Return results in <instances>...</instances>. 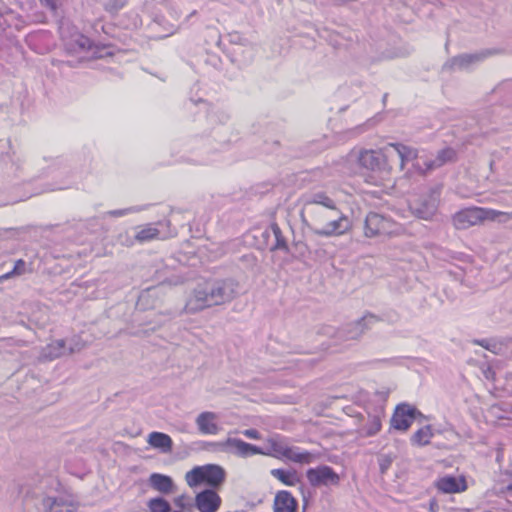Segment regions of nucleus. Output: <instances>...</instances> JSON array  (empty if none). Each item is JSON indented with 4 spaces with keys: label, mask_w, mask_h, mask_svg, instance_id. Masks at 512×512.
<instances>
[{
    "label": "nucleus",
    "mask_w": 512,
    "mask_h": 512,
    "mask_svg": "<svg viewBox=\"0 0 512 512\" xmlns=\"http://www.w3.org/2000/svg\"><path fill=\"white\" fill-rule=\"evenodd\" d=\"M387 96H388L387 94L384 95L383 101L387 100Z\"/></svg>",
    "instance_id": "nucleus-49"
},
{
    "label": "nucleus",
    "mask_w": 512,
    "mask_h": 512,
    "mask_svg": "<svg viewBox=\"0 0 512 512\" xmlns=\"http://www.w3.org/2000/svg\"><path fill=\"white\" fill-rule=\"evenodd\" d=\"M384 415L385 412L382 406L378 407L373 414H368V422L363 427V431L366 436H374L381 430V421Z\"/></svg>",
    "instance_id": "nucleus-24"
},
{
    "label": "nucleus",
    "mask_w": 512,
    "mask_h": 512,
    "mask_svg": "<svg viewBox=\"0 0 512 512\" xmlns=\"http://www.w3.org/2000/svg\"><path fill=\"white\" fill-rule=\"evenodd\" d=\"M395 149L401 159V168L404 167L406 162L412 161L417 158L418 151L412 147L406 146L401 143L390 144Z\"/></svg>",
    "instance_id": "nucleus-27"
},
{
    "label": "nucleus",
    "mask_w": 512,
    "mask_h": 512,
    "mask_svg": "<svg viewBox=\"0 0 512 512\" xmlns=\"http://www.w3.org/2000/svg\"><path fill=\"white\" fill-rule=\"evenodd\" d=\"M269 232H272V234L275 238V241L271 245L270 250L271 251L281 250L285 253H290V247L288 246L287 240L284 237L278 224L272 223L269 227V230H266L263 233V236H267L269 234Z\"/></svg>",
    "instance_id": "nucleus-25"
},
{
    "label": "nucleus",
    "mask_w": 512,
    "mask_h": 512,
    "mask_svg": "<svg viewBox=\"0 0 512 512\" xmlns=\"http://www.w3.org/2000/svg\"><path fill=\"white\" fill-rule=\"evenodd\" d=\"M193 163H195V164H207L208 161L206 159H204V158H198V159H194Z\"/></svg>",
    "instance_id": "nucleus-46"
},
{
    "label": "nucleus",
    "mask_w": 512,
    "mask_h": 512,
    "mask_svg": "<svg viewBox=\"0 0 512 512\" xmlns=\"http://www.w3.org/2000/svg\"><path fill=\"white\" fill-rule=\"evenodd\" d=\"M67 343V354L80 352L86 347L85 341L80 336L71 337Z\"/></svg>",
    "instance_id": "nucleus-34"
},
{
    "label": "nucleus",
    "mask_w": 512,
    "mask_h": 512,
    "mask_svg": "<svg viewBox=\"0 0 512 512\" xmlns=\"http://www.w3.org/2000/svg\"><path fill=\"white\" fill-rule=\"evenodd\" d=\"M397 230V224L381 214L370 212L365 218L364 233L367 237L392 235Z\"/></svg>",
    "instance_id": "nucleus-9"
},
{
    "label": "nucleus",
    "mask_w": 512,
    "mask_h": 512,
    "mask_svg": "<svg viewBox=\"0 0 512 512\" xmlns=\"http://www.w3.org/2000/svg\"><path fill=\"white\" fill-rule=\"evenodd\" d=\"M418 417L424 416L416 407L408 403H401L396 406L390 425L396 430L407 431Z\"/></svg>",
    "instance_id": "nucleus-10"
},
{
    "label": "nucleus",
    "mask_w": 512,
    "mask_h": 512,
    "mask_svg": "<svg viewBox=\"0 0 512 512\" xmlns=\"http://www.w3.org/2000/svg\"><path fill=\"white\" fill-rule=\"evenodd\" d=\"M501 48H487L475 53H463L452 57L445 67L450 69L469 70L472 66L477 65L489 57L502 54Z\"/></svg>",
    "instance_id": "nucleus-7"
},
{
    "label": "nucleus",
    "mask_w": 512,
    "mask_h": 512,
    "mask_svg": "<svg viewBox=\"0 0 512 512\" xmlns=\"http://www.w3.org/2000/svg\"><path fill=\"white\" fill-rule=\"evenodd\" d=\"M297 508L298 501L289 491L282 490L276 494L273 505L274 512H296Z\"/></svg>",
    "instance_id": "nucleus-19"
},
{
    "label": "nucleus",
    "mask_w": 512,
    "mask_h": 512,
    "mask_svg": "<svg viewBox=\"0 0 512 512\" xmlns=\"http://www.w3.org/2000/svg\"><path fill=\"white\" fill-rule=\"evenodd\" d=\"M147 507L150 512H170L171 505L163 497H155L147 502Z\"/></svg>",
    "instance_id": "nucleus-33"
},
{
    "label": "nucleus",
    "mask_w": 512,
    "mask_h": 512,
    "mask_svg": "<svg viewBox=\"0 0 512 512\" xmlns=\"http://www.w3.org/2000/svg\"><path fill=\"white\" fill-rule=\"evenodd\" d=\"M287 460L300 464H310L314 461L315 456L308 451H300L299 447H290Z\"/></svg>",
    "instance_id": "nucleus-28"
},
{
    "label": "nucleus",
    "mask_w": 512,
    "mask_h": 512,
    "mask_svg": "<svg viewBox=\"0 0 512 512\" xmlns=\"http://www.w3.org/2000/svg\"><path fill=\"white\" fill-rule=\"evenodd\" d=\"M25 268H26L25 261L22 260V259L17 260L15 265H14L13 270L11 272H8V273L0 276V281H2L4 279H8L13 274L21 275L25 271Z\"/></svg>",
    "instance_id": "nucleus-36"
},
{
    "label": "nucleus",
    "mask_w": 512,
    "mask_h": 512,
    "mask_svg": "<svg viewBox=\"0 0 512 512\" xmlns=\"http://www.w3.org/2000/svg\"><path fill=\"white\" fill-rule=\"evenodd\" d=\"M271 475L287 486H295L299 482V477L295 470L272 469Z\"/></svg>",
    "instance_id": "nucleus-26"
},
{
    "label": "nucleus",
    "mask_w": 512,
    "mask_h": 512,
    "mask_svg": "<svg viewBox=\"0 0 512 512\" xmlns=\"http://www.w3.org/2000/svg\"><path fill=\"white\" fill-rule=\"evenodd\" d=\"M330 214L336 216L335 219L328 221L323 227H317L318 224L309 223L303 213H301L302 223L314 234L322 237L340 236L348 232L352 227V222L348 216L342 213L338 208Z\"/></svg>",
    "instance_id": "nucleus-5"
},
{
    "label": "nucleus",
    "mask_w": 512,
    "mask_h": 512,
    "mask_svg": "<svg viewBox=\"0 0 512 512\" xmlns=\"http://www.w3.org/2000/svg\"><path fill=\"white\" fill-rule=\"evenodd\" d=\"M318 206L328 210V212L337 211L336 201L328 195L325 191H313L303 196V210L307 211L314 224H321L324 222L326 215L322 213Z\"/></svg>",
    "instance_id": "nucleus-4"
},
{
    "label": "nucleus",
    "mask_w": 512,
    "mask_h": 512,
    "mask_svg": "<svg viewBox=\"0 0 512 512\" xmlns=\"http://www.w3.org/2000/svg\"><path fill=\"white\" fill-rule=\"evenodd\" d=\"M185 480L189 487H197L206 484L210 489H217L223 485L226 480V471L217 464H206L195 466L185 475Z\"/></svg>",
    "instance_id": "nucleus-3"
},
{
    "label": "nucleus",
    "mask_w": 512,
    "mask_h": 512,
    "mask_svg": "<svg viewBox=\"0 0 512 512\" xmlns=\"http://www.w3.org/2000/svg\"><path fill=\"white\" fill-rule=\"evenodd\" d=\"M243 434L250 439L260 438V432L254 428L244 430Z\"/></svg>",
    "instance_id": "nucleus-42"
},
{
    "label": "nucleus",
    "mask_w": 512,
    "mask_h": 512,
    "mask_svg": "<svg viewBox=\"0 0 512 512\" xmlns=\"http://www.w3.org/2000/svg\"><path fill=\"white\" fill-rule=\"evenodd\" d=\"M398 319L399 316L395 311L385 313L381 316L368 312L365 315H363L360 319L347 323L338 329H335L330 326L324 327L322 329V333L324 335L334 338L336 342L358 340L366 331L370 330L376 323L380 321H389L391 323H394Z\"/></svg>",
    "instance_id": "nucleus-2"
},
{
    "label": "nucleus",
    "mask_w": 512,
    "mask_h": 512,
    "mask_svg": "<svg viewBox=\"0 0 512 512\" xmlns=\"http://www.w3.org/2000/svg\"><path fill=\"white\" fill-rule=\"evenodd\" d=\"M308 251V247L306 244L302 242H296L293 244L292 248H290V255L293 257H304Z\"/></svg>",
    "instance_id": "nucleus-37"
},
{
    "label": "nucleus",
    "mask_w": 512,
    "mask_h": 512,
    "mask_svg": "<svg viewBox=\"0 0 512 512\" xmlns=\"http://www.w3.org/2000/svg\"><path fill=\"white\" fill-rule=\"evenodd\" d=\"M306 477L313 487L337 486L340 483L339 475L328 465L309 468L306 471Z\"/></svg>",
    "instance_id": "nucleus-11"
},
{
    "label": "nucleus",
    "mask_w": 512,
    "mask_h": 512,
    "mask_svg": "<svg viewBox=\"0 0 512 512\" xmlns=\"http://www.w3.org/2000/svg\"><path fill=\"white\" fill-rule=\"evenodd\" d=\"M159 290L160 287H153L143 291L138 298L137 307L143 310L153 308L154 304H151L150 300L158 295Z\"/></svg>",
    "instance_id": "nucleus-31"
},
{
    "label": "nucleus",
    "mask_w": 512,
    "mask_h": 512,
    "mask_svg": "<svg viewBox=\"0 0 512 512\" xmlns=\"http://www.w3.org/2000/svg\"><path fill=\"white\" fill-rule=\"evenodd\" d=\"M36 507L40 512H76L78 504L68 495H41Z\"/></svg>",
    "instance_id": "nucleus-8"
},
{
    "label": "nucleus",
    "mask_w": 512,
    "mask_h": 512,
    "mask_svg": "<svg viewBox=\"0 0 512 512\" xmlns=\"http://www.w3.org/2000/svg\"><path fill=\"white\" fill-rule=\"evenodd\" d=\"M42 7L48 8L53 14H56L61 3L60 0H39Z\"/></svg>",
    "instance_id": "nucleus-39"
},
{
    "label": "nucleus",
    "mask_w": 512,
    "mask_h": 512,
    "mask_svg": "<svg viewBox=\"0 0 512 512\" xmlns=\"http://www.w3.org/2000/svg\"><path fill=\"white\" fill-rule=\"evenodd\" d=\"M149 485L162 494H169L173 491L174 483L170 476L152 473L149 476Z\"/></svg>",
    "instance_id": "nucleus-23"
},
{
    "label": "nucleus",
    "mask_w": 512,
    "mask_h": 512,
    "mask_svg": "<svg viewBox=\"0 0 512 512\" xmlns=\"http://www.w3.org/2000/svg\"><path fill=\"white\" fill-rule=\"evenodd\" d=\"M221 502V497L214 489H204L195 496V507L200 512H216Z\"/></svg>",
    "instance_id": "nucleus-15"
},
{
    "label": "nucleus",
    "mask_w": 512,
    "mask_h": 512,
    "mask_svg": "<svg viewBox=\"0 0 512 512\" xmlns=\"http://www.w3.org/2000/svg\"><path fill=\"white\" fill-rule=\"evenodd\" d=\"M441 187L435 186L428 193L410 201L409 207L413 215L420 219H431L438 207Z\"/></svg>",
    "instance_id": "nucleus-6"
},
{
    "label": "nucleus",
    "mask_w": 512,
    "mask_h": 512,
    "mask_svg": "<svg viewBox=\"0 0 512 512\" xmlns=\"http://www.w3.org/2000/svg\"><path fill=\"white\" fill-rule=\"evenodd\" d=\"M488 210L479 207H470L460 210L453 216V224L459 230H465L481 223L487 218Z\"/></svg>",
    "instance_id": "nucleus-12"
},
{
    "label": "nucleus",
    "mask_w": 512,
    "mask_h": 512,
    "mask_svg": "<svg viewBox=\"0 0 512 512\" xmlns=\"http://www.w3.org/2000/svg\"><path fill=\"white\" fill-rule=\"evenodd\" d=\"M230 41L232 43L243 45V44H245L246 39L242 38L239 33H232V34H230Z\"/></svg>",
    "instance_id": "nucleus-44"
},
{
    "label": "nucleus",
    "mask_w": 512,
    "mask_h": 512,
    "mask_svg": "<svg viewBox=\"0 0 512 512\" xmlns=\"http://www.w3.org/2000/svg\"><path fill=\"white\" fill-rule=\"evenodd\" d=\"M217 419L218 416L216 413L205 411L197 416L195 422L200 433L215 435L220 430L216 423Z\"/></svg>",
    "instance_id": "nucleus-17"
},
{
    "label": "nucleus",
    "mask_w": 512,
    "mask_h": 512,
    "mask_svg": "<svg viewBox=\"0 0 512 512\" xmlns=\"http://www.w3.org/2000/svg\"><path fill=\"white\" fill-rule=\"evenodd\" d=\"M186 499V496L182 495L175 499V504L181 509H188L190 510L192 508V505L189 504V507L184 503V500Z\"/></svg>",
    "instance_id": "nucleus-43"
},
{
    "label": "nucleus",
    "mask_w": 512,
    "mask_h": 512,
    "mask_svg": "<svg viewBox=\"0 0 512 512\" xmlns=\"http://www.w3.org/2000/svg\"><path fill=\"white\" fill-rule=\"evenodd\" d=\"M67 47L73 52L89 51L95 47L96 51L94 52V56L96 58L102 57V54H100V48L96 46L89 37L81 33L75 34L67 43Z\"/></svg>",
    "instance_id": "nucleus-18"
},
{
    "label": "nucleus",
    "mask_w": 512,
    "mask_h": 512,
    "mask_svg": "<svg viewBox=\"0 0 512 512\" xmlns=\"http://www.w3.org/2000/svg\"><path fill=\"white\" fill-rule=\"evenodd\" d=\"M208 118L211 121H214V122L219 121V122L223 123L228 119V115L222 113L221 117H220V116L216 115V112L212 111V112L208 113Z\"/></svg>",
    "instance_id": "nucleus-41"
},
{
    "label": "nucleus",
    "mask_w": 512,
    "mask_h": 512,
    "mask_svg": "<svg viewBox=\"0 0 512 512\" xmlns=\"http://www.w3.org/2000/svg\"><path fill=\"white\" fill-rule=\"evenodd\" d=\"M67 354V343L64 339L55 340L47 344L41 351L40 358L54 360Z\"/></svg>",
    "instance_id": "nucleus-20"
},
{
    "label": "nucleus",
    "mask_w": 512,
    "mask_h": 512,
    "mask_svg": "<svg viewBox=\"0 0 512 512\" xmlns=\"http://www.w3.org/2000/svg\"><path fill=\"white\" fill-rule=\"evenodd\" d=\"M396 455L392 453L380 454L378 456V464L379 470L381 474H385L387 470L391 467L393 461L395 460Z\"/></svg>",
    "instance_id": "nucleus-35"
},
{
    "label": "nucleus",
    "mask_w": 512,
    "mask_h": 512,
    "mask_svg": "<svg viewBox=\"0 0 512 512\" xmlns=\"http://www.w3.org/2000/svg\"><path fill=\"white\" fill-rule=\"evenodd\" d=\"M202 104H204L205 107L209 106L207 103H205L204 101H200Z\"/></svg>",
    "instance_id": "nucleus-48"
},
{
    "label": "nucleus",
    "mask_w": 512,
    "mask_h": 512,
    "mask_svg": "<svg viewBox=\"0 0 512 512\" xmlns=\"http://www.w3.org/2000/svg\"><path fill=\"white\" fill-rule=\"evenodd\" d=\"M475 343L486 348V349H489L488 340H486V339L475 340Z\"/></svg>",
    "instance_id": "nucleus-45"
},
{
    "label": "nucleus",
    "mask_w": 512,
    "mask_h": 512,
    "mask_svg": "<svg viewBox=\"0 0 512 512\" xmlns=\"http://www.w3.org/2000/svg\"><path fill=\"white\" fill-rule=\"evenodd\" d=\"M433 437L432 427L431 425H426L419 430H417L413 436L411 437V442L414 445L425 446L430 443L431 438Z\"/></svg>",
    "instance_id": "nucleus-30"
},
{
    "label": "nucleus",
    "mask_w": 512,
    "mask_h": 512,
    "mask_svg": "<svg viewBox=\"0 0 512 512\" xmlns=\"http://www.w3.org/2000/svg\"><path fill=\"white\" fill-rule=\"evenodd\" d=\"M211 445L218 446L222 451L231 452L240 457H248L262 453L261 448L258 446L238 438H228L225 442L212 443Z\"/></svg>",
    "instance_id": "nucleus-13"
},
{
    "label": "nucleus",
    "mask_w": 512,
    "mask_h": 512,
    "mask_svg": "<svg viewBox=\"0 0 512 512\" xmlns=\"http://www.w3.org/2000/svg\"><path fill=\"white\" fill-rule=\"evenodd\" d=\"M359 164L371 171H385L387 169L386 157L379 150H364L358 156Z\"/></svg>",
    "instance_id": "nucleus-14"
},
{
    "label": "nucleus",
    "mask_w": 512,
    "mask_h": 512,
    "mask_svg": "<svg viewBox=\"0 0 512 512\" xmlns=\"http://www.w3.org/2000/svg\"><path fill=\"white\" fill-rule=\"evenodd\" d=\"M455 159H456V151L451 147L444 148V149L438 151L435 159L426 161L424 163L425 167H426L425 170L431 171L433 169H436V168H439V167L445 165L446 163L453 162V161H455Z\"/></svg>",
    "instance_id": "nucleus-22"
},
{
    "label": "nucleus",
    "mask_w": 512,
    "mask_h": 512,
    "mask_svg": "<svg viewBox=\"0 0 512 512\" xmlns=\"http://www.w3.org/2000/svg\"><path fill=\"white\" fill-rule=\"evenodd\" d=\"M238 283L232 278L210 279L198 285L186 303V310L195 313L208 307L232 301L237 295Z\"/></svg>",
    "instance_id": "nucleus-1"
},
{
    "label": "nucleus",
    "mask_w": 512,
    "mask_h": 512,
    "mask_svg": "<svg viewBox=\"0 0 512 512\" xmlns=\"http://www.w3.org/2000/svg\"><path fill=\"white\" fill-rule=\"evenodd\" d=\"M126 2L125 0H108L107 3L104 5V9L113 14L117 13L120 9H122L125 6Z\"/></svg>",
    "instance_id": "nucleus-38"
},
{
    "label": "nucleus",
    "mask_w": 512,
    "mask_h": 512,
    "mask_svg": "<svg viewBox=\"0 0 512 512\" xmlns=\"http://www.w3.org/2000/svg\"><path fill=\"white\" fill-rule=\"evenodd\" d=\"M135 211H137L135 208L130 207V208H126V209L111 210L108 212V214L113 217H121V216H124L128 213L135 212Z\"/></svg>",
    "instance_id": "nucleus-40"
},
{
    "label": "nucleus",
    "mask_w": 512,
    "mask_h": 512,
    "mask_svg": "<svg viewBox=\"0 0 512 512\" xmlns=\"http://www.w3.org/2000/svg\"><path fill=\"white\" fill-rule=\"evenodd\" d=\"M290 447L284 441L279 440H270V448L272 450V456L278 459H287L288 453L290 452Z\"/></svg>",
    "instance_id": "nucleus-32"
},
{
    "label": "nucleus",
    "mask_w": 512,
    "mask_h": 512,
    "mask_svg": "<svg viewBox=\"0 0 512 512\" xmlns=\"http://www.w3.org/2000/svg\"><path fill=\"white\" fill-rule=\"evenodd\" d=\"M436 488L443 493H459L467 488L466 481L463 477L446 475L439 478L435 482Z\"/></svg>",
    "instance_id": "nucleus-16"
},
{
    "label": "nucleus",
    "mask_w": 512,
    "mask_h": 512,
    "mask_svg": "<svg viewBox=\"0 0 512 512\" xmlns=\"http://www.w3.org/2000/svg\"><path fill=\"white\" fill-rule=\"evenodd\" d=\"M159 234L160 232L155 226L148 224L139 227V230L135 234V239L139 243H144L159 238Z\"/></svg>",
    "instance_id": "nucleus-29"
},
{
    "label": "nucleus",
    "mask_w": 512,
    "mask_h": 512,
    "mask_svg": "<svg viewBox=\"0 0 512 512\" xmlns=\"http://www.w3.org/2000/svg\"><path fill=\"white\" fill-rule=\"evenodd\" d=\"M147 442L150 446L159 449L162 453H170L173 450L172 438L162 432H151L148 435Z\"/></svg>",
    "instance_id": "nucleus-21"
},
{
    "label": "nucleus",
    "mask_w": 512,
    "mask_h": 512,
    "mask_svg": "<svg viewBox=\"0 0 512 512\" xmlns=\"http://www.w3.org/2000/svg\"><path fill=\"white\" fill-rule=\"evenodd\" d=\"M377 395H379L380 398L384 399L387 396V393H385V392H377Z\"/></svg>",
    "instance_id": "nucleus-47"
}]
</instances>
